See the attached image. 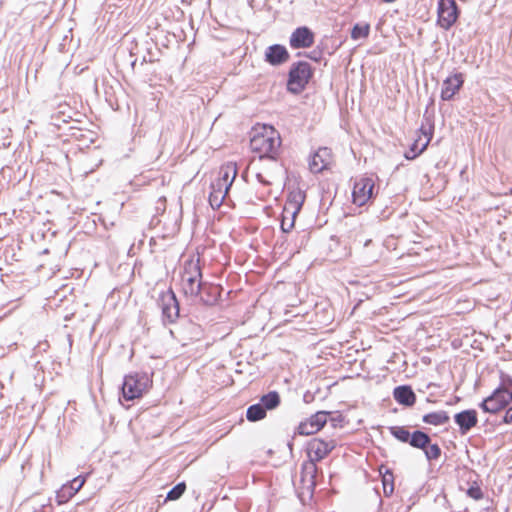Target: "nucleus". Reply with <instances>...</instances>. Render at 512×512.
I'll return each mask as SVG.
<instances>
[{"label":"nucleus","instance_id":"1","mask_svg":"<svg viewBox=\"0 0 512 512\" xmlns=\"http://www.w3.org/2000/svg\"><path fill=\"white\" fill-rule=\"evenodd\" d=\"M335 447L336 441L333 439L314 438L310 441L308 446L309 461L304 462L301 467V482L305 485L308 492L312 493L316 486L318 470L316 462L324 459Z\"/></svg>","mask_w":512,"mask_h":512},{"label":"nucleus","instance_id":"2","mask_svg":"<svg viewBox=\"0 0 512 512\" xmlns=\"http://www.w3.org/2000/svg\"><path fill=\"white\" fill-rule=\"evenodd\" d=\"M280 146V134L272 126L264 125L262 130L250 139L252 151L258 153L260 158L275 160L279 155Z\"/></svg>","mask_w":512,"mask_h":512},{"label":"nucleus","instance_id":"3","mask_svg":"<svg viewBox=\"0 0 512 512\" xmlns=\"http://www.w3.org/2000/svg\"><path fill=\"white\" fill-rule=\"evenodd\" d=\"M152 380L145 372H134L126 375L121 387L124 400L132 401L141 398L149 389Z\"/></svg>","mask_w":512,"mask_h":512},{"label":"nucleus","instance_id":"4","mask_svg":"<svg viewBox=\"0 0 512 512\" xmlns=\"http://www.w3.org/2000/svg\"><path fill=\"white\" fill-rule=\"evenodd\" d=\"M312 76L313 69L308 62L293 63L288 73L287 90L293 94H299L305 89Z\"/></svg>","mask_w":512,"mask_h":512},{"label":"nucleus","instance_id":"5","mask_svg":"<svg viewBox=\"0 0 512 512\" xmlns=\"http://www.w3.org/2000/svg\"><path fill=\"white\" fill-rule=\"evenodd\" d=\"M459 16L460 9L455 0H438L437 26L448 31L457 22Z\"/></svg>","mask_w":512,"mask_h":512},{"label":"nucleus","instance_id":"6","mask_svg":"<svg viewBox=\"0 0 512 512\" xmlns=\"http://www.w3.org/2000/svg\"><path fill=\"white\" fill-rule=\"evenodd\" d=\"M159 305L162 312V321L165 325L175 323L180 317L179 302L172 289L160 294Z\"/></svg>","mask_w":512,"mask_h":512},{"label":"nucleus","instance_id":"7","mask_svg":"<svg viewBox=\"0 0 512 512\" xmlns=\"http://www.w3.org/2000/svg\"><path fill=\"white\" fill-rule=\"evenodd\" d=\"M375 183L372 177H361L355 181L352 199L358 206L365 205L374 196Z\"/></svg>","mask_w":512,"mask_h":512},{"label":"nucleus","instance_id":"8","mask_svg":"<svg viewBox=\"0 0 512 512\" xmlns=\"http://www.w3.org/2000/svg\"><path fill=\"white\" fill-rule=\"evenodd\" d=\"M510 404V397L505 398L500 389H495L491 395L486 397L479 407L485 413L496 414Z\"/></svg>","mask_w":512,"mask_h":512},{"label":"nucleus","instance_id":"9","mask_svg":"<svg viewBox=\"0 0 512 512\" xmlns=\"http://www.w3.org/2000/svg\"><path fill=\"white\" fill-rule=\"evenodd\" d=\"M464 84V75L462 73H455L448 76L442 83L441 99L443 101H450L456 93L462 88Z\"/></svg>","mask_w":512,"mask_h":512},{"label":"nucleus","instance_id":"10","mask_svg":"<svg viewBox=\"0 0 512 512\" xmlns=\"http://www.w3.org/2000/svg\"><path fill=\"white\" fill-rule=\"evenodd\" d=\"M313 43L314 33L306 26L296 28L289 39L290 47L293 49L309 48Z\"/></svg>","mask_w":512,"mask_h":512},{"label":"nucleus","instance_id":"11","mask_svg":"<svg viewBox=\"0 0 512 512\" xmlns=\"http://www.w3.org/2000/svg\"><path fill=\"white\" fill-rule=\"evenodd\" d=\"M88 475H78L68 483L64 484L60 490L57 491V501L59 504L69 501L84 485Z\"/></svg>","mask_w":512,"mask_h":512},{"label":"nucleus","instance_id":"12","mask_svg":"<svg viewBox=\"0 0 512 512\" xmlns=\"http://www.w3.org/2000/svg\"><path fill=\"white\" fill-rule=\"evenodd\" d=\"M331 149L320 147L310 158L309 169L312 173H320L327 169L331 162Z\"/></svg>","mask_w":512,"mask_h":512},{"label":"nucleus","instance_id":"13","mask_svg":"<svg viewBox=\"0 0 512 512\" xmlns=\"http://www.w3.org/2000/svg\"><path fill=\"white\" fill-rule=\"evenodd\" d=\"M454 422L458 425L460 434L466 435L478 423L477 412L474 409H467L456 413Z\"/></svg>","mask_w":512,"mask_h":512},{"label":"nucleus","instance_id":"14","mask_svg":"<svg viewBox=\"0 0 512 512\" xmlns=\"http://www.w3.org/2000/svg\"><path fill=\"white\" fill-rule=\"evenodd\" d=\"M290 58L287 48L281 44H273L265 50V61L272 66H280Z\"/></svg>","mask_w":512,"mask_h":512},{"label":"nucleus","instance_id":"15","mask_svg":"<svg viewBox=\"0 0 512 512\" xmlns=\"http://www.w3.org/2000/svg\"><path fill=\"white\" fill-rule=\"evenodd\" d=\"M209 204L212 209H218L222 204H228L231 200L228 197L230 188L213 181L210 185Z\"/></svg>","mask_w":512,"mask_h":512},{"label":"nucleus","instance_id":"16","mask_svg":"<svg viewBox=\"0 0 512 512\" xmlns=\"http://www.w3.org/2000/svg\"><path fill=\"white\" fill-rule=\"evenodd\" d=\"M306 195L300 189L292 190L287 198L286 204L284 206V213L289 214V216L296 218L297 214L300 212Z\"/></svg>","mask_w":512,"mask_h":512},{"label":"nucleus","instance_id":"17","mask_svg":"<svg viewBox=\"0 0 512 512\" xmlns=\"http://www.w3.org/2000/svg\"><path fill=\"white\" fill-rule=\"evenodd\" d=\"M221 291L222 287L220 285L203 282L201 292H199L198 296L203 304L213 306L218 302Z\"/></svg>","mask_w":512,"mask_h":512},{"label":"nucleus","instance_id":"18","mask_svg":"<svg viewBox=\"0 0 512 512\" xmlns=\"http://www.w3.org/2000/svg\"><path fill=\"white\" fill-rule=\"evenodd\" d=\"M393 397L397 403L405 407H412L416 402V394L409 385H400L394 388Z\"/></svg>","mask_w":512,"mask_h":512},{"label":"nucleus","instance_id":"19","mask_svg":"<svg viewBox=\"0 0 512 512\" xmlns=\"http://www.w3.org/2000/svg\"><path fill=\"white\" fill-rule=\"evenodd\" d=\"M238 174L236 163L229 162L222 165L219 171V177L215 180L228 188H231L236 176Z\"/></svg>","mask_w":512,"mask_h":512},{"label":"nucleus","instance_id":"20","mask_svg":"<svg viewBox=\"0 0 512 512\" xmlns=\"http://www.w3.org/2000/svg\"><path fill=\"white\" fill-rule=\"evenodd\" d=\"M202 284V279L182 277V289L186 296L197 297L201 292Z\"/></svg>","mask_w":512,"mask_h":512},{"label":"nucleus","instance_id":"21","mask_svg":"<svg viewBox=\"0 0 512 512\" xmlns=\"http://www.w3.org/2000/svg\"><path fill=\"white\" fill-rule=\"evenodd\" d=\"M382 475L383 492L386 497H390L394 492V475L392 471L384 466L379 469Z\"/></svg>","mask_w":512,"mask_h":512},{"label":"nucleus","instance_id":"22","mask_svg":"<svg viewBox=\"0 0 512 512\" xmlns=\"http://www.w3.org/2000/svg\"><path fill=\"white\" fill-rule=\"evenodd\" d=\"M259 403L266 411L274 410L281 403L280 394L277 391H270L261 396Z\"/></svg>","mask_w":512,"mask_h":512},{"label":"nucleus","instance_id":"23","mask_svg":"<svg viewBox=\"0 0 512 512\" xmlns=\"http://www.w3.org/2000/svg\"><path fill=\"white\" fill-rule=\"evenodd\" d=\"M430 442L431 437L427 433L421 430H415L411 434L409 445L412 446L413 448L425 450V448L427 447V445L430 444Z\"/></svg>","mask_w":512,"mask_h":512},{"label":"nucleus","instance_id":"24","mask_svg":"<svg viewBox=\"0 0 512 512\" xmlns=\"http://www.w3.org/2000/svg\"><path fill=\"white\" fill-rule=\"evenodd\" d=\"M449 419H450L449 415L447 414L446 411H443V410L431 412V413L425 414L422 417V421L424 423L434 425V426L444 425L449 421Z\"/></svg>","mask_w":512,"mask_h":512},{"label":"nucleus","instance_id":"25","mask_svg":"<svg viewBox=\"0 0 512 512\" xmlns=\"http://www.w3.org/2000/svg\"><path fill=\"white\" fill-rule=\"evenodd\" d=\"M267 415V411L258 402L250 405L246 411V418L249 422H257L264 419Z\"/></svg>","mask_w":512,"mask_h":512},{"label":"nucleus","instance_id":"26","mask_svg":"<svg viewBox=\"0 0 512 512\" xmlns=\"http://www.w3.org/2000/svg\"><path fill=\"white\" fill-rule=\"evenodd\" d=\"M182 277H185V278L192 277V278H196V279H202V272H201L199 260L186 261L184 264V270H183Z\"/></svg>","mask_w":512,"mask_h":512},{"label":"nucleus","instance_id":"27","mask_svg":"<svg viewBox=\"0 0 512 512\" xmlns=\"http://www.w3.org/2000/svg\"><path fill=\"white\" fill-rule=\"evenodd\" d=\"M497 389L501 390L505 398L510 397V402L512 401V377L509 374L500 372V384Z\"/></svg>","mask_w":512,"mask_h":512},{"label":"nucleus","instance_id":"28","mask_svg":"<svg viewBox=\"0 0 512 512\" xmlns=\"http://www.w3.org/2000/svg\"><path fill=\"white\" fill-rule=\"evenodd\" d=\"M430 136L426 139L425 143L422 146L418 147V140L414 141V143L410 146L409 150L405 152L404 157L407 160H414L418 157L422 152H424L431 141V132H429Z\"/></svg>","mask_w":512,"mask_h":512},{"label":"nucleus","instance_id":"29","mask_svg":"<svg viewBox=\"0 0 512 512\" xmlns=\"http://www.w3.org/2000/svg\"><path fill=\"white\" fill-rule=\"evenodd\" d=\"M390 434L402 443L409 444L411 434L404 426H391L389 427Z\"/></svg>","mask_w":512,"mask_h":512},{"label":"nucleus","instance_id":"30","mask_svg":"<svg viewBox=\"0 0 512 512\" xmlns=\"http://www.w3.org/2000/svg\"><path fill=\"white\" fill-rule=\"evenodd\" d=\"M370 33V25L369 24H360L357 23L353 26L351 30V38L353 40H359L361 38H367Z\"/></svg>","mask_w":512,"mask_h":512},{"label":"nucleus","instance_id":"31","mask_svg":"<svg viewBox=\"0 0 512 512\" xmlns=\"http://www.w3.org/2000/svg\"><path fill=\"white\" fill-rule=\"evenodd\" d=\"M423 451L428 461L438 460L439 457L441 456V448L437 443L432 444L430 442V444L427 445V447Z\"/></svg>","mask_w":512,"mask_h":512},{"label":"nucleus","instance_id":"32","mask_svg":"<svg viewBox=\"0 0 512 512\" xmlns=\"http://www.w3.org/2000/svg\"><path fill=\"white\" fill-rule=\"evenodd\" d=\"M186 490V484L185 482H180L177 485H175L172 489L169 490L166 496V501H175L178 500L185 492Z\"/></svg>","mask_w":512,"mask_h":512},{"label":"nucleus","instance_id":"33","mask_svg":"<svg viewBox=\"0 0 512 512\" xmlns=\"http://www.w3.org/2000/svg\"><path fill=\"white\" fill-rule=\"evenodd\" d=\"M328 414H329V412H327V411H318L312 415L313 422L317 426L316 430H320L327 423Z\"/></svg>","mask_w":512,"mask_h":512},{"label":"nucleus","instance_id":"34","mask_svg":"<svg viewBox=\"0 0 512 512\" xmlns=\"http://www.w3.org/2000/svg\"><path fill=\"white\" fill-rule=\"evenodd\" d=\"M294 222H295V218H293V217L289 216V214L283 212L282 220H281V230L284 233L290 232L291 229L294 227Z\"/></svg>","mask_w":512,"mask_h":512},{"label":"nucleus","instance_id":"35","mask_svg":"<svg viewBox=\"0 0 512 512\" xmlns=\"http://www.w3.org/2000/svg\"><path fill=\"white\" fill-rule=\"evenodd\" d=\"M328 420L333 428L342 427V423L344 422V416L338 411L329 412Z\"/></svg>","mask_w":512,"mask_h":512},{"label":"nucleus","instance_id":"36","mask_svg":"<svg viewBox=\"0 0 512 512\" xmlns=\"http://www.w3.org/2000/svg\"><path fill=\"white\" fill-rule=\"evenodd\" d=\"M467 495L474 500H481L483 498V492L478 485H472L467 490Z\"/></svg>","mask_w":512,"mask_h":512},{"label":"nucleus","instance_id":"37","mask_svg":"<svg viewBox=\"0 0 512 512\" xmlns=\"http://www.w3.org/2000/svg\"><path fill=\"white\" fill-rule=\"evenodd\" d=\"M310 425L308 423V420L302 421L298 427H297V433L300 435H311Z\"/></svg>","mask_w":512,"mask_h":512},{"label":"nucleus","instance_id":"38","mask_svg":"<svg viewBox=\"0 0 512 512\" xmlns=\"http://www.w3.org/2000/svg\"><path fill=\"white\" fill-rule=\"evenodd\" d=\"M503 422L506 424L512 423V406L506 410L503 417Z\"/></svg>","mask_w":512,"mask_h":512},{"label":"nucleus","instance_id":"39","mask_svg":"<svg viewBox=\"0 0 512 512\" xmlns=\"http://www.w3.org/2000/svg\"><path fill=\"white\" fill-rule=\"evenodd\" d=\"M421 132L426 136V138L428 139L430 134L429 132H431V137L433 136V127L430 126L429 128H424V126L421 127Z\"/></svg>","mask_w":512,"mask_h":512},{"label":"nucleus","instance_id":"40","mask_svg":"<svg viewBox=\"0 0 512 512\" xmlns=\"http://www.w3.org/2000/svg\"><path fill=\"white\" fill-rule=\"evenodd\" d=\"M308 423L310 425V430H311V435L318 432L319 430H316L317 426L316 424H314L313 422V416H311L309 419H308Z\"/></svg>","mask_w":512,"mask_h":512},{"label":"nucleus","instance_id":"41","mask_svg":"<svg viewBox=\"0 0 512 512\" xmlns=\"http://www.w3.org/2000/svg\"><path fill=\"white\" fill-rule=\"evenodd\" d=\"M382 1H383V2H385V3H393V2H395L396 0H382Z\"/></svg>","mask_w":512,"mask_h":512},{"label":"nucleus","instance_id":"42","mask_svg":"<svg viewBox=\"0 0 512 512\" xmlns=\"http://www.w3.org/2000/svg\"><path fill=\"white\" fill-rule=\"evenodd\" d=\"M257 178L259 179V181L264 182L263 179H262L261 174H257Z\"/></svg>","mask_w":512,"mask_h":512}]
</instances>
